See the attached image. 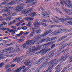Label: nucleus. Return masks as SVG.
<instances>
[{
    "label": "nucleus",
    "mask_w": 72,
    "mask_h": 72,
    "mask_svg": "<svg viewBox=\"0 0 72 72\" xmlns=\"http://www.w3.org/2000/svg\"><path fill=\"white\" fill-rule=\"evenodd\" d=\"M57 60L55 59L54 60H52L50 62H48V61H46L44 63V66L42 65V66H41L40 68V69H42L45 66H48L49 64L51 65V66L49 67L48 69H47L46 70V72L49 71L50 72H51V69H52V68L54 67V65L55 64V63L54 62H55V61Z\"/></svg>",
    "instance_id": "nucleus-1"
},
{
    "label": "nucleus",
    "mask_w": 72,
    "mask_h": 72,
    "mask_svg": "<svg viewBox=\"0 0 72 72\" xmlns=\"http://www.w3.org/2000/svg\"><path fill=\"white\" fill-rule=\"evenodd\" d=\"M37 38L35 37L34 39L32 40H28L26 41V43H24L22 45V46L24 49H27L28 47H27V45H31L32 44V45H33L35 42H36L37 41H38Z\"/></svg>",
    "instance_id": "nucleus-2"
},
{
    "label": "nucleus",
    "mask_w": 72,
    "mask_h": 72,
    "mask_svg": "<svg viewBox=\"0 0 72 72\" xmlns=\"http://www.w3.org/2000/svg\"><path fill=\"white\" fill-rule=\"evenodd\" d=\"M52 31L53 30H51V29L48 30L46 31V32L43 34H42L41 35L39 34L38 35L37 37H36V38H37V40H39L41 37H44L45 36H46V35H48V34L52 32Z\"/></svg>",
    "instance_id": "nucleus-3"
},
{
    "label": "nucleus",
    "mask_w": 72,
    "mask_h": 72,
    "mask_svg": "<svg viewBox=\"0 0 72 72\" xmlns=\"http://www.w3.org/2000/svg\"><path fill=\"white\" fill-rule=\"evenodd\" d=\"M26 5L24 3H21L19 5V6L18 7L15 8L11 7V9L12 10H15V12H18L19 11H21L23 9V6H24Z\"/></svg>",
    "instance_id": "nucleus-4"
},
{
    "label": "nucleus",
    "mask_w": 72,
    "mask_h": 72,
    "mask_svg": "<svg viewBox=\"0 0 72 72\" xmlns=\"http://www.w3.org/2000/svg\"><path fill=\"white\" fill-rule=\"evenodd\" d=\"M45 44H42V45H40V46H39L37 48V49L35 46H34L33 47L32 50H31V49L30 48L28 51L27 52V54H28L31 52V51H36V50H40L41 48L42 47V46H45Z\"/></svg>",
    "instance_id": "nucleus-5"
},
{
    "label": "nucleus",
    "mask_w": 72,
    "mask_h": 72,
    "mask_svg": "<svg viewBox=\"0 0 72 72\" xmlns=\"http://www.w3.org/2000/svg\"><path fill=\"white\" fill-rule=\"evenodd\" d=\"M17 1H18L17 3V4H19H19H21V3L23 2L24 1L23 0H14L12 1L10 3H8L7 4V5H13V4H15V2H17Z\"/></svg>",
    "instance_id": "nucleus-6"
},
{
    "label": "nucleus",
    "mask_w": 72,
    "mask_h": 72,
    "mask_svg": "<svg viewBox=\"0 0 72 72\" xmlns=\"http://www.w3.org/2000/svg\"><path fill=\"white\" fill-rule=\"evenodd\" d=\"M35 23L34 25V27L35 29H37L40 26V21L38 19H36L35 20Z\"/></svg>",
    "instance_id": "nucleus-7"
},
{
    "label": "nucleus",
    "mask_w": 72,
    "mask_h": 72,
    "mask_svg": "<svg viewBox=\"0 0 72 72\" xmlns=\"http://www.w3.org/2000/svg\"><path fill=\"white\" fill-rule=\"evenodd\" d=\"M7 12L8 13H10L9 15L10 17H12V16H13L14 15H15V13H12V12H10V10H3L1 11V12L2 13V12Z\"/></svg>",
    "instance_id": "nucleus-8"
},
{
    "label": "nucleus",
    "mask_w": 72,
    "mask_h": 72,
    "mask_svg": "<svg viewBox=\"0 0 72 72\" xmlns=\"http://www.w3.org/2000/svg\"><path fill=\"white\" fill-rule=\"evenodd\" d=\"M50 48H49L48 49H44L40 51H39L37 53V54H38V53H42L43 54H45L46 53V52H49L50 51Z\"/></svg>",
    "instance_id": "nucleus-9"
},
{
    "label": "nucleus",
    "mask_w": 72,
    "mask_h": 72,
    "mask_svg": "<svg viewBox=\"0 0 72 72\" xmlns=\"http://www.w3.org/2000/svg\"><path fill=\"white\" fill-rule=\"evenodd\" d=\"M23 58L24 57L23 56H21L19 57L15 58L13 60V61L15 62H19L21 61V60H22Z\"/></svg>",
    "instance_id": "nucleus-10"
},
{
    "label": "nucleus",
    "mask_w": 72,
    "mask_h": 72,
    "mask_svg": "<svg viewBox=\"0 0 72 72\" xmlns=\"http://www.w3.org/2000/svg\"><path fill=\"white\" fill-rule=\"evenodd\" d=\"M66 31V32H71V30H68L67 29H60L59 30H57V33H62L63 32H64V31Z\"/></svg>",
    "instance_id": "nucleus-11"
},
{
    "label": "nucleus",
    "mask_w": 72,
    "mask_h": 72,
    "mask_svg": "<svg viewBox=\"0 0 72 72\" xmlns=\"http://www.w3.org/2000/svg\"><path fill=\"white\" fill-rule=\"evenodd\" d=\"M62 9L64 11H65L66 13L68 14V15H72V12L70 13V12L72 11V10H69L68 9H66L64 8H62Z\"/></svg>",
    "instance_id": "nucleus-12"
},
{
    "label": "nucleus",
    "mask_w": 72,
    "mask_h": 72,
    "mask_svg": "<svg viewBox=\"0 0 72 72\" xmlns=\"http://www.w3.org/2000/svg\"><path fill=\"white\" fill-rule=\"evenodd\" d=\"M24 64L26 65V66H28L29 68H30L31 67V63L29 61H25L24 63Z\"/></svg>",
    "instance_id": "nucleus-13"
},
{
    "label": "nucleus",
    "mask_w": 72,
    "mask_h": 72,
    "mask_svg": "<svg viewBox=\"0 0 72 72\" xmlns=\"http://www.w3.org/2000/svg\"><path fill=\"white\" fill-rule=\"evenodd\" d=\"M60 3L62 5H64V4L66 6H67V7H69V6L68 5L67 3V2L66 0H65V1H60Z\"/></svg>",
    "instance_id": "nucleus-14"
},
{
    "label": "nucleus",
    "mask_w": 72,
    "mask_h": 72,
    "mask_svg": "<svg viewBox=\"0 0 72 72\" xmlns=\"http://www.w3.org/2000/svg\"><path fill=\"white\" fill-rule=\"evenodd\" d=\"M42 14L43 17H44V18H46V15L48 17H49V15L48 14V13H47V12H45V13L42 12Z\"/></svg>",
    "instance_id": "nucleus-15"
},
{
    "label": "nucleus",
    "mask_w": 72,
    "mask_h": 72,
    "mask_svg": "<svg viewBox=\"0 0 72 72\" xmlns=\"http://www.w3.org/2000/svg\"><path fill=\"white\" fill-rule=\"evenodd\" d=\"M23 68H25V66H22L16 69L15 70V72H19Z\"/></svg>",
    "instance_id": "nucleus-16"
},
{
    "label": "nucleus",
    "mask_w": 72,
    "mask_h": 72,
    "mask_svg": "<svg viewBox=\"0 0 72 72\" xmlns=\"http://www.w3.org/2000/svg\"><path fill=\"white\" fill-rule=\"evenodd\" d=\"M54 55V54L52 53L51 55H47L46 56H44V57L45 58H46V59H49L51 57H52Z\"/></svg>",
    "instance_id": "nucleus-17"
},
{
    "label": "nucleus",
    "mask_w": 72,
    "mask_h": 72,
    "mask_svg": "<svg viewBox=\"0 0 72 72\" xmlns=\"http://www.w3.org/2000/svg\"><path fill=\"white\" fill-rule=\"evenodd\" d=\"M2 23H3V24H0V29H1V31H5V30H6V28L4 27H3L1 28V26L4 25V26H5V24L4 23V22H2Z\"/></svg>",
    "instance_id": "nucleus-18"
},
{
    "label": "nucleus",
    "mask_w": 72,
    "mask_h": 72,
    "mask_svg": "<svg viewBox=\"0 0 72 72\" xmlns=\"http://www.w3.org/2000/svg\"><path fill=\"white\" fill-rule=\"evenodd\" d=\"M37 15V13H36L33 12H31L29 15V17H35Z\"/></svg>",
    "instance_id": "nucleus-19"
},
{
    "label": "nucleus",
    "mask_w": 72,
    "mask_h": 72,
    "mask_svg": "<svg viewBox=\"0 0 72 72\" xmlns=\"http://www.w3.org/2000/svg\"><path fill=\"white\" fill-rule=\"evenodd\" d=\"M46 39H42L40 40V41H37L36 43V44H39V43H41V42H44V41H45V40Z\"/></svg>",
    "instance_id": "nucleus-20"
},
{
    "label": "nucleus",
    "mask_w": 72,
    "mask_h": 72,
    "mask_svg": "<svg viewBox=\"0 0 72 72\" xmlns=\"http://www.w3.org/2000/svg\"><path fill=\"white\" fill-rule=\"evenodd\" d=\"M67 37V36L66 35L62 37L61 38L59 39H58L57 40V42H59V41H61V40H63V39H65V38H66Z\"/></svg>",
    "instance_id": "nucleus-21"
},
{
    "label": "nucleus",
    "mask_w": 72,
    "mask_h": 72,
    "mask_svg": "<svg viewBox=\"0 0 72 72\" xmlns=\"http://www.w3.org/2000/svg\"><path fill=\"white\" fill-rule=\"evenodd\" d=\"M45 59V56H44L43 57L41 58L39 60H38L37 62V63H36L37 64H38L39 63L40 61H42V60H44V59Z\"/></svg>",
    "instance_id": "nucleus-22"
},
{
    "label": "nucleus",
    "mask_w": 72,
    "mask_h": 72,
    "mask_svg": "<svg viewBox=\"0 0 72 72\" xmlns=\"http://www.w3.org/2000/svg\"><path fill=\"white\" fill-rule=\"evenodd\" d=\"M68 43H66L64 45H62L61 47H60V49H63V48H65L66 46H67V45H68Z\"/></svg>",
    "instance_id": "nucleus-23"
},
{
    "label": "nucleus",
    "mask_w": 72,
    "mask_h": 72,
    "mask_svg": "<svg viewBox=\"0 0 72 72\" xmlns=\"http://www.w3.org/2000/svg\"><path fill=\"white\" fill-rule=\"evenodd\" d=\"M51 19H52L53 21L55 23H59V21H58L56 19H55L53 17H51Z\"/></svg>",
    "instance_id": "nucleus-24"
},
{
    "label": "nucleus",
    "mask_w": 72,
    "mask_h": 72,
    "mask_svg": "<svg viewBox=\"0 0 72 72\" xmlns=\"http://www.w3.org/2000/svg\"><path fill=\"white\" fill-rule=\"evenodd\" d=\"M58 38V37H54L53 38H49L48 40L49 41H51V40H56V39H57Z\"/></svg>",
    "instance_id": "nucleus-25"
},
{
    "label": "nucleus",
    "mask_w": 72,
    "mask_h": 72,
    "mask_svg": "<svg viewBox=\"0 0 72 72\" xmlns=\"http://www.w3.org/2000/svg\"><path fill=\"white\" fill-rule=\"evenodd\" d=\"M59 21H61V22H64L65 21H67L68 20V18L65 19H63L62 18H59L58 19Z\"/></svg>",
    "instance_id": "nucleus-26"
},
{
    "label": "nucleus",
    "mask_w": 72,
    "mask_h": 72,
    "mask_svg": "<svg viewBox=\"0 0 72 72\" xmlns=\"http://www.w3.org/2000/svg\"><path fill=\"white\" fill-rule=\"evenodd\" d=\"M9 1H10V0H4V2L1 3V5H4L5 4L8 3Z\"/></svg>",
    "instance_id": "nucleus-27"
},
{
    "label": "nucleus",
    "mask_w": 72,
    "mask_h": 72,
    "mask_svg": "<svg viewBox=\"0 0 72 72\" xmlns=\"http://www.w3.org/2000/svg\"><path fill=\"white\" fill-rule=\"evenodd\" d=\"M36 32L32 31V32L30 34V35H29V37L30 38H31V37H32L33 36V34L35 33Z\"/></svg>",
    "instance_id": "nucleus-28"
},
{
    "label": "nucleus",
    "mask_w": 72,
    "mask_h": 72,
    "mask_svg": "<svg viewBox=\"0 0 72 72\" xmlns=\"http://www.w3.org/2000/svg\"><path fill=\"white\" fill-rule=\"evenodd\" d=\"M36 0H27L26 1L25 3H30L33 2V1H36Z\"/></svg>",
    "instance_id": "nucleus-29"
},
{
    "label": "nucleus",
    "mask_w": 72,
    "mask_h": 72,
    "mask_svg": "<svg viewBox=\"0 0 72 72\" xmlns=\"http://www.w3.org/2000/svg\"><path fill=\"white\" fill-rule=\"evenodd\" d=\"M17 40L18 41L19 43H20L21 42H23V41L24 40V39H21V38H20V39H17Z\"/></svg>",
    "instance_id": "nucleus-30"
},
{
    "label": "nucleus",
    "mask_w": 72,
    "mask_h": 72,
    "mask_svg": "<svg viewBox=\"0 0 72 72\" xmlns=\"http://www.w3.org/2000/svg\"><path fill=\"white\" fill-rule=\"evenodd\" d=\"M61 58L62 60L61 62H63V61H64L66 59V57L63 56Z\"/></svg>",
    "instance_id": "nucleus-31"
},
{
    "label": "nucleus",
    "mask_w": 72,
    "mask_h": 72,
    "mask_svg": "<svg viewBox=\"0 0 72 72\" xmlns=\"http://www.w3.org/2000/svg\"><path fill=\"white\" fill-rule=\"evenodd\" d=\"M22 17H18L17 18H15V21H17V22H18L19 21H20V19H22Z\"/></svg>",
    "instance_id": "nucleus-32"
},
{
    "label": "nucleus",
    "mask_w": 72,
    "mask_h": 72,
    "mask_svg": "<svg viewBox=\"0 0 72 72\" xmlns=\"http://www.w3.org/2000/svg\"><path fill=\"white\" fill-rule=\"evenodd\" d=\"M15 54H13L12 55H6V57H14L15 56Z\"/></svg>",
    "instance_id": "nucleus-33"
},
{
    "label": "nucleus",
    "mask_w": 72,
    "mask_h": 72,
    "mask_svg": "<svg viewBox=\"0 0 72 72\" xmlns=\"http://www.w3.org/2000/svg\"><path fill=\"white\" fill-rule=\"evenodd\" d=\"M24 33V32H22L21 33H20L19 34H16V36L17 37H19L21 36V35H22L23 34V33Z\"/></svg>",
    "instance_id": "nucleus-34"
},
{
    "label": "nucleus",
    "mask_w": 72,
    "mask_h": 72,
    "mask_svg": "<svg viewBox=\"0 0 72 72\" xmlns=\"http://www.w3.org/2000/svg\"><path fill=\"white\" fill-rule=\"evenodd\" d=\"M68 4L69 5L70 7H71V8H72V4H71V2L70 0H68Z\"/></svg>",
    "instance_id": "nucleus-35"
},
{
    "label": "nucleus",
    "mask_w": 72,
    "mask_h": 72,
    "mask_svg": "<svg viewBox=\"0 0 72 72\" xmlns=\"http://www.w3.org/2000/svg\"><path fill=\"white\" fill-rule=\"evenodd\" d=\"M20 51V49L19 48H15L14 50V52H17V51Z\"/></svg>",
    "instance_id": "nucleus-36"
},
{
    "label": "nucleus",
    "mask_w": 72,
    "mask_h": 72,
    "mask_svg": "<svg viewBox=\"0 0 72 72\" xmlns=\"http://www.w3.org/2000/svg\"><path fill=\"white\" fill-rule=\"evenodd\" d=\"M13 50V47H10L6 49V50H8V51H11V50Z\"/></svg>",
    "instance_id": "nucleus-37"
},
{
    "label": "nucleus",
    "mask_w": 72,
    "mask_h": 72,
    "mask_svg": "<svg viewBox=\"0 0 72 72\" xmlns=\"http://www.w3.org/2000/svg\"><path fill=\"white\" fill-rule=\"evenodd\" d=\"M3 19H5V20H4V21H6L7 22H9V21H11V19H10V18L9 17H7V18H4Z\"/></svg>",
    "instance_id": "nucleus-38"
},
{
    "label": "nucleus",
    "mask_w": 72,
    "mask_h": 72,
    "mask_svg": "<svg viewBox=\"0 0 72 72\" xmlns=\"http://www.w3.org/2000/svg\"><path fill=\"white\" fill-rule=\"evenodd\" d=\"M30 30L32 31H34V32H36V30H35V29L34 27H32L30 28Z\"/></svg>",
    "instance_id": "nucleus-39"
},
{
    "label": "nucleus",
    "mask_w": 72,
    "mask_h": 72,
    "mask_svg": "<svg viewBox=\"0 0 72 72\" xmlns=\"http://www.w3.org/2000/svg\"><path fill=\"white\" fill-rule=\"evenodd\" d=\"M40 24H41L43 26H44V27H46L47 26V24H46L45 23L41 22Z\"/></svg>",
    "instance_id": "nucleus-40"
},
{
    "label": "nucleus",
    "mask_w": 72,
    "mask_h": 72,
    "mask_svg": "<svg viewBox=\"0 0 72 72\" xmlns=\"http://www.w3.org/2000/svg\"><path fill=\"white\" fill-rule=\"evenodd\" d=\"M36 32L37 33H40L41 32V30L40 29L37 30H36Z\"/></svg>",
    "instance_id": "nucleus-41"
},
{
    "label": "nucleus",
    "mask_w": 72,
    "mask_h": 72,
    "mask_svg": "<svg viewBox=\"0 0 72 72\" xmlns=\"http://www.w3.org/2000/svg\"><path fill=\"white\" fill-rule=\"evenodd\" d=\"M10 32H12V34H14L15 33V32H14V30L11 29Z\"/></svg>",
    "instance_id": "nucleus-42"
},
{
    "label": "nucleus",
    "mask_w": 72,
    "mask_h": 72,
    "mask_svg": "<svg viewBox=\"0 0 72 72\" xmlns=\"http://www.w3.org/2000/svg\"><path fill=\"white\" fill-rule=\"evenodd\" d=\"M21 28H22V30H26L27 29V26H25L24 27H22Z\"/></svg>",
    "instance_id": "nucleus-43"
},
{
    "label": "nucleus",
    "mask_w": 72,
    "mask_h": 72,
    "mask_svg": "<svg viewBox=\"0 0 72 72\" xmlns=\"http://www.w3.org/2000/svg\"><path fill=\"white\" fill-rule=\"evenodd\" d=\"M52 44H53V42H49V43H47L46 44V45H48V46H50L51 45H52Z\"/></svg>",
    "instance_id": "nucleus-44"
},
{
    "label": "nucleus",
    "mask_w": 72,
    "mask_h": 72,
    "mask_svg": "<svg viewBox=\"0 0 72 72\" xmlns=\"http://www.w3.org/2000/svg\"><path fill=\"white\" fill-rule=\"evenodd\" d=\"M22 69V72H25L26 71H27L28 69H26V68L25 67V68H23Z\"/></svg>",
    "instance_id": "nucleus-45"
},
{
    "label": "nucleus",
    "mask_w": 72,
    "mask_h": 72,
    "mask_svg": "<svg viewBox=\"0 0 72 72\" xmlns=\"http://www.w3.org/2000/svg\"><path fill=\"white\" fill-rule=\"evenodd\" d=\"M55 26H56V25H53L49 26V27H50V28H53V27H54Z\"/></svg>",
    "instance_id": "nucleus-46"
},
{
    "label": "nucleus",
    "mask_w": 72,
    "mask_h": 72,
    "mask_svg": "<svg viewBox=\"0 0 72 72\" xmlns=\"http://www.w3.org/2000/svg\"><path fill=\"white\" fill-rule=\"evenodd\" d=\"M33 19V17H28V21H32Z\"/></svg>",
    "instance_id": "nucleus-47"
},
{
    "label": "nucleus",
    "mask_w": 72,
    "mask_h": 72,
    "mask_svg": "<svg viewBox=\"0 0 72 72\" xmlns=\"http://www.w3.org/2000/svg\"><path fill=\"white\" fill-rule=\"evenodd\" d=\"M28 10V12H31V11H32V10H33V9H32V8H29L28 9H27Z\"/></svg>",
    "instance_id": "nucleus-48"
},
{
    "label": "nucleus",
    "mask_w": 72,
    "mask_h": 72,
    "mask_svg": "<svg viewBox=\"0 0 72 72\" xmlns=\"http://www.w3.org/2000/svg\"><path fill=\"white\" fill-rule=\"evenodd\" d=\"M15 43L14 42H12L10 43L9 44H7V46H11V45H14V44Z\"/></svg>",
    "instance_id": "nucleus-49"
},
{
    "label": "nucleus",
    "mask_w": 72,
    "mask_h": 72,
    "mask_svg": "<svg viewBox=\"0 0 72 72\" xmlns=\"http://www.w3.org/2000/svg\"><path fill=\"white\" fill-rule=\"evenodd\" d=\"M10 66L12 68H13L15 66V64H11L10 65Z\"/></svg>",
    "instance_id": "nucleus-50"
},
{
    "label": "nucleus",
    "mask_w": 72,
    "mask_h": 72,
    "mask_svg": "<svg viewBox=\"0 0 72 72\" xmlns=\"http://www.w3.org/2000/svg\"><path fill=\"white\" fill-rule=\"evenodd\" d=\"M23 13H28V10L27 9L23 11Z\"/></svg>",
    "instance_id": "nucleus-51"
},
{
    "label": "nucleus",
    "mask_w": 72,
    "mask_h": 72,
    "mask_svg": "<svg viewBox=\"0 0 72 72\" xmlns=\"http://www.w3.org/2000/svg\"><path fill=\"white\" fill-rule=\"evenodd\" d=\"M4 64L3 62H2L1 64H0V68H1L3 67V66H4Z\"/></svg>",
    "instance_id": "nucleus-52"
},
{
    "label": "nucleus",
    "mask_w": 72,
    "mask_h": 72,
    "mask_svg": "<svg viewBox=\"0 0 72 72\" xmlns=\"http://www.w3.org/2000/svg\"><path fill=\"white\" fill-rule=\"evenodd\" d=\"M57 33H57V31H56L53 33V35H57Z\"/></svg>",
    "instance_id": "nucleus-53"
},
{
    "label": "nucleus",
    "mask_w": 72,
    "mask_h": 72,
    "mask_svg": "<svg viewBox=\"0 0 72 72\" xmlns=\"http://www.w3.org/2000/svg\"><path fill=\"white\" fill-rule=\"evenodd\" d=\"M35 68H33L30 70L29 72H33V70H35Z\"/></svg>",
    "instance_id": "nucleus-54"
},
{
    "label": "nucleus",
    "mask_w": 72,
    "mask_h": 72,
    "mask_svg": "<svg viewBox=\"0 0 72 72\" xmlns=\"http://www.w3.org/2000/svg\"><path fill=\"white\" fill-rule=\"evenodd\" d=\"M48 22H50L51 23L53 24V23H54V22L51 20L49 19H48Z\"/></svg>",
    "instance_id": "nucleus-55"
},
{
    "label": "nucleus",
    "mask_w": 72,
    "mask_h": 72,
    "mask_svg": "<svg viewBox=\"0 0 72 72\" xmlns=\"http://www.w3.org/2000/svg\"><path fill=\"white\" fill-rule=\"evenodd\" d=\"M10 67V66H9V65H7L5 66V68L6 69H8V68H9Z\"/></svg>",
    "instance_id": "nucleus-56"
},
{
    "label": "nucleus",
    "mask_w": 72,
    "mask_h": 72,
    "mask_svg": "<svg viewBox=\"0 0 72 72\" xmlns=\"http://www.w3.org/2000/svg\"><path fill=\"white\" fill-rule=\"evenodd\" d=\"M11 28L12 29H15V28H16V27L15 26H11Z\"/></svg>",
    "instance_id": "nucleus-57"
},
{
    "label": "nucleus",
    "mask_w": 72,
    "mask_h": 72,
    "mask_svg": "<svg viewBox=\"0 0 72 72\" xmlns=\"http://www.w3.org/2000/svg\"><path fill=\"white\" fill-rule=\"evenodd\" d=\"M26 26L28 27H32V26L31 24H27L26 25Z\"/></svg>",
    "instance_id": "nucleus-58"
},
{
    "label": "nucleus",
    "mask_w": 72,
    "mask_h": 72,
    "mask_svg": "<svg viewBox=\"0 0 72 72\" xmlns=\"http://www.w3.org/2000/svg\"><path fill=\"white\" fill-rule=\"evenodd\" d=\"M24 32L23 33H24V35H28V33H29V32H27L25 33H24V32Z\"/></svg>",
    "instance_id": "nucleus-59"
},
{
    "label": "nucleus",
    "mask_w": 72,
    "mask_h": 72,
    "mask_svg": "<svg viewBox=\"0 0 72 72\" xmlns=\"http://www.w3.org/2000/svg\"><path fill=\"white\" fill-rule=\"evenodd\" d=\"M10 60V59L7 58L5 60V61L6 62H8Z\"/></svg>",
    "instance_id": "nucleus-60"
},
{
    "label": "nucleus",
    "mask_w": 72,
    "mask_h": 72,
    "mask_svg": "<svg viewBox=\"0 0 72 72\" xmlns=\"http://www.w3.org/2000/svg\"><path fill=\"white\" fill-rule=\"evenodd\" d=\"M70 58H71V59H70L68 61L69 63H70V62H72V56Z\"/></svg>",
    "instance_id": "nucleus-61"
},
{
    "label": "nucleus",
    "mask_w": 72,
    "mask_h": 72,
    "mask_svg": "<svg viewBox=\"0 0 72 72\" xmlns=\"http://www.w3.org/2000/svg\"><path fill=\"white\" fill-rule=\"evenodd\" d=\"M12 7L10 6H7V7H6L5 8H7L8 9H11V8Z\"/></svg>",
    "instance_id": "nucleus-62"
},
{
    "label": "nucleus",
    "mask_w": 72,
    "mask_h": 72,
    "mask_svg": "<svg viewBox=\"0 0 72 72\" xmlns=\"http://www.w3.org/2000/svg\"><path fill=\"white\" fill-rule=\"evenodd\" d=\"M60 64H59L56 67L55 69H57L58 68H59L60 67Z\"/></svg>",
    "instance_id": "nucleus-63"
},
{
    "label": "nucleus",
    "mask_w": 72,
    "mask_h": 72,
    "mask_svg": "<svg viewBox=\"0 0 72 72\" xmlns=\"http://www.w3.org/2000/svg\"><path fill=\"white\" fill-rule=\"evenodd\" d=\"M55 44H53L51 46V49H53L55 47Z\"/></svg>",
    "instance_id": "nucleus-64"
}]
</instances>
